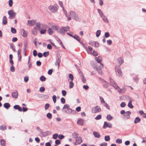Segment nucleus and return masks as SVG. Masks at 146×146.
<instances>
[{
  "label": "nucleus",
  "instance_id": "nucleus-1",
  "mask_svg": "<svg viewBox=\"0 0 146 146\" xmlns=\"http://www.w3.org/2000/svg\"><path fill=\"white\" fill-rule=\"evenodd\" d=\"M70 106L69 104L64 105L62 109V111L68 114H74L76 113V111L70 108Z\"/></svg>",
  "mask_w": 146,
  "mask_h": 146
},
{
  "label": "nucleus",
  "instance_id": "nucleus-2",
  "mask_svg": "<svg viewBox=\"0 0 146 146\" xmlns=\"http://www.w3.org/2000/svg\"><path fill=\"white\" fill-rule=\"evenodd\" d=\"M58 7L57 5L55 4L54 5L49 6L48 7V9L52 13H54L57 11Z\"/></svg>",
  "mask_w": 146,
  "mask_h": 146
},
{
  "label": "nucleus",
  "instance_id": "nucleus-3",
  "mask_svg": "<svg viewBox=\"0 0 146 146\" xmlns=\"http://www.w3.org/2000/svg\"><path fill=\"white\" fill-rule=\"evenodd\" d=\"M8 14L9 15V18L10 19H13L15 18L16 13L13 10H10L8 11Z\"/></svg>",
  "mask_w": 146,
  "mask_h": 146
},
{
  "label": "nucleus",
  "instance_id": "nucleus-4",
  "mask_svg": "<svg viewBox=\"0 0 146 146\" xmlns=\"http://www.w3.org/2000/svg\"><path fill=\"white\" fill-rule=\"evenodd\" d=\"M70 15L72 17L73 19L77 21L79 20V18L78 15L73 11H70Z\"/></svg>",
  "mask_w": 146,
  "mask_h": 146
},
{
  "label": "nucleus",
  "instance_id": "nucleus-5",
  "mask_svg": "<svg viewBox=\"0 0 146 146\" xmlns=\"http://www.w3.org/2000/svg\"><path fill=\"white\" fill-rule=\"evenodd\" d=\"M115 72L117 75L119 76H121L122 75V73L121 69L119 66H116L115 68Z\"/></svg>",
  "mask_w": 146,
  "mask_h": 146
},
{
  "label": "nucleus",
  "instance_id": "nucleus-6",
  "mask_svg": "<svg viewBox=\"0 0 146 146\" xmlns=\"http://www.w3.org/2000/svg\"><path fill=\"white\" fill-rule=\"evenodd\" d=\"M101 111L100 107L98 106H96L92 109V111L93 113L100 112Z\"/></svg>",
  "mask_w": 146,
  "mask_h": 146
},
{
  "label": "nucleus",
  "instance_id": "nucleus-7",
  "mask_svg": "<svg viewBox=\"0 0 146 146\" xmlns=\"http://www.w3.org/2000/svg\"><path fill=\"white\" fill-rule=\"evenodd\" d=\"M112 126V124L110 123H108L107 122L105 121L103 126L104 129H106L107 127L111 128Z\"/></svg>",
  "mask_w": 146,
  "mask_h": 146
},
{
  "label": "nucleus",
  "instance_id": "nucleus-8",
  "mask_svg": "<svg viewBox=\"0 0 146 146\" xmlns=\"http://www.w3.org/2000/svg\"><path fill=\"white\" fill-rule=\"evenodd\" d=\"M89 44L96 47H98L99 46V43L98 42L95 41H90Z\"/></svg>",
  "mask_w": 146,
  "mask_h": 146
},
{
  "label": "nucleus",
  "instance_id": "nucleus-9",
  "mask_svg": "<svg viewBox=\"0 0 146 146\" xmlns=\"http://www.w3.org/2000/svg\"><path fill=\"white\" fill-rule=\"evenodd\" d=\"M36 21L35 20L28 21V25L29 26H33L35 24Z\"/></svg>",
  "mask_w": 146,
  "mask_h": 146
},
{
  "label": "nucleus",
  "instance_id": "nucleus-10",
  "mask_svg": "<svg viewBox=\"0 0 146 146\" xmlns=\"http://www.w3.org/2000/svg\"><path fill=\"white\" fill-rule=\"evenodd\" d=\"M12 97L13 98H17L18 96V94L17 90L11 93Z\"/></svg>",
  "mask_w": 146,
  "mask_h": 146
},
{
  "label": "nucleus",
  "instance_id": "nucleus-11",
  "mask_svg": "<svg viewBox=\"0 0 146 146\" xmlns=\"http://www.w3.org/2000/svg\"><path fill=\"white\" fill-rule=\"evenodd\" d=\"M76 141L77 144H80L82 142V139L81 137L78 136L76 138Z\"/></svg>",
  "mask_w": 146,
  "mask_h": 146
},
{
  "label": "nucleus",
  "instance_id": "nucleus-12",
  "mask_svg": "<svg viewBox=\"0 0 146 146\" xmlns=\"http://www.w3.org/2000/svg\"><path fill=\"white\" fill-rule=\"evenodd\" d=\"M57 31L58 33L62 35H65V32L64 31L63 27L60 28V30H57Z\"/></svg>",
  "mask_w": 146,
  "mask_h": 146
},
{
  "label": "nucleus",
  "instance_id": "nucleus-13",
  "mask_svg": "<svg viewBox=\"0 0 146 146\" xmlns=\"http://www.w3.org/2000/svg\"><path fill=\"white\" fill-rule=\"evenodd\" d=\"M42 133V134L43 136L45 137L46 136H48L49 135L51 134V132L50 131H47L44 132H42L41 133Z\"/></svg>",
  "mask_w": 146,
  "mask_h": 146
},
{
  "label": "nucleus",
  "instance_id": "nucleus-14",
  "mask_svg": "<svg viewBox=\"0 0 146 146\" xmlns=\"http://www.w3.org/2000/svg\"><path fill=\"white\" fill-rule=\"evenodd\" d=\"M13 108L16 110H17L19 111H22V109L19 105H15L13 106Z\"/></svg>",
  "mask_w": 146,
  "mask_h": 146
},
{
  "label": "nucleus",
  "instance_id": "nucleus-15",
  "mask_svg": "<svg viewBox=\"0 0 146 146\" xmlns=\"http://www.w3.org/2000/svg\"><path fill=\"white\" fill-rule=\"evenodd\" d=\"M7 23V18L6 16H4L3 18L2 23L4 25H6Z\"/></svg>",
  "mask_w": 146,
  "mask_h": 146
},
{
  "label": "nucleus",
  "instance_id": "nucleus-16",
  "mask_svg": "<svg viewBox=\"0 0 146 146\" xmlns=\"http://www.w3.org/2000/svg\"><path fill=\"white\" fill-rule=\"evenodd\" d=\"M60 58L57 56L56 57V61L55 62V65H58V67L59 66L60 63Z\"/></svg>",
  "mask_w": 146,
  "mask_h": 146
},
{
  "label": "nucleus",
  "instance_id": "nucleus-17",
  "mask_svg": "<svg viewBox=\"0 0 146 146\" xmlns=\"http://www.w3.org/2000/svg\"><path fill=\"white\" fill-rule=\"evenodd\" d=\"M27 31H25L24 29H23L21 31V35L24 37H26L27 35Z\"/></svg>",
  "mask_w": 146,
  "mask_h": 146
},
{
  "label": "nucleus",
  "instance_id": "nucleus-18",
  "mask_svg": "<svg viewBox=\"0 0 146 146\" xmlns=\"http://www.w3.org/2000/svg\"><path fill=\"white\" fill-rule=\"evenodd\" d=\"M95 59L98 62V63H100L102 60V58L100 56H98V57L95 58Z\"/></svg>",
  "mask_w": 146,
  "mask_h": 146
},
{
  "label": "nucleus",
  "instance_id": "nucleus-19",
  "mask_svg": "<svg viewBox=\"0 0 146 146\" xmlns=\"http://www.w3.org/2000/svg\"><path fill=\"white\" fill-rule=\"evenodd\" d=\"M93 134L96 138H99L100 136L99 133L97 132L94 131L93 132Z\"/></svg>",
  "mask_w": 146,
  "mask_h": 146
},
{
  "label": "nucleus",
  "instance_id": "nucleus-20",
  "mask_svg": "<svg viewBox=\"0 0 146 146\" xmlns=\"http://www.w3.org/2000/svg\"><path fill=\"white\" fill-rule=\"evenodd\" d=\"M102 18V20L104 22L108 23L109 21L106 17L104 15L102 17H100Z\"/></svg>",
  "mask_w": 146,
  "mask_h": 146
},
{
  "label": "nucleus",
  "instance_id": "nucleus-21",
  "mask_svg": "<svg viewBox=\"0 0 146 146\" xmlns=\"http://www.w3.org/2000/svg\"><path fill=\"white\" fill-rule=\"evenodd\" d=\"M37 29L36 27H34L32 31V32L33 34L34 35H36L37 34Z\"/></svg>",
  "mask_w": 146,
  "mask_h": 146
},
{
  "label": "nucleus",
  "instance_id": "nucleus-22",
  "mask_svg": "<svg viewBox=\"0 0 146 146\" xmlns=\"http://www.w3.org/2000/svg\"><path fill=\"white\" fill-rule=\"evenodd\" d=\"M10 106V104L8 103H5L3 104V107L7 109H8Z\"/></svg>",
  "mask_w": 146,
  "mask_h": 146
},
{
  "label": "nucleus",
  "instance_id": "nucleus-23",
  "mask_svg": "<svg viewBox=\"0 0 146 146\" xmlns=\"http://www.w3.org/2000/svg\"><path fill=\"white\" fill-rule=\"evenodd\" d=\"M83 120L82 119H79L77 121V124L80 125H82L83 124Z\"/></svg>",
  "mask_w": 146,
  "mask_h": 146
},
{
  "label": "nucleus",
  "instance_id": "nucleus-24",
  "mask_svg": "<svg viewBox=\"0 0 146 146\" xmlns=\"http://www.w3.org/2000/svg\"><path fill=\"white\" fill-rule=\"evenodd\" d=\"M119 63L120 64V65L123 63L124 61L123 58H119L118 59Z\"/></svg>",
  "mask_w": 146,
  "mask_h": 146
},
{
  "label": "nucleus",
  "instance_id": "nucleus-25",
  "mask_svg": "<svg viewBox=\"0 0 146 146\" xmlns=\"http://www.w3.org/2000/svg\"><path fill=\"white\" fill-rule=\"evenodd\" d=\"M109 80L110 81V84L111 86H112V85L116 84L115 81L111 78H109Z\"/></svg>",
  "mask_w": 146,
  "mask_h": 146
},
{
  "label": "nucleus",
  "instance_id": "nucleus-26",
  "mask_svg": "<svg viewBox=\"0 0 146 146\" xmlns=\"http://www.w3.org/2000/svg\"><path fill=\"white\" fill-rule=\"evenodd\" d=\"M141 121L140 118L139 117H137L135 119L134 123H137Z\"/></svg>",
  "mask_w": 146,
  "mask_h": 146
},
{
  "label": "nucleus",
  "instance_id": "nucleus-27",
  "mask_svg": "<svg viewBox=\"0 0 146 146\" xmlns=\"http://www.w3.org/2000/svg\"><path fill=\"white\" fill-rule=\"evenodd\" d=\"M117 91L120 93H124L125 91V90L124 88H123L122 89H120L119 88L117 90Z\"/></svg>",
  "mask_w": 146,
  "mask_h": 146
},
{
  "label": "nucleus",
  "instance_id": "nucleus-28",
  "mask_svg": "<svg viewBox=\"0 0 146 146\" xmlns=\"http://www.w3.org/2000/svg\"><path fill=\"white\" fill-rule=\"evenodd\" d=\"M106 118L108 120L110 121L113 119V117L110 114H109L107 115Z\"/></svg>",
  "mask_w": 146,
  "mask_h": 146
},
{
  "label": "nucleus",
  "instance_id": "nucleus-29",
  "mask_svg": "<svg viewBox=\"0 0 146 146\" xmlns=\"http://www.w3.org/2000/svg\"><path fill=\"white\" fill-rule=\"evenodd\" d=\"M0 143L1 146H5V141L4 140L1 139L0 140Z\"/></svg>",
  "mask_w": 146,
  "mask_h": 146
},
{
  "label": "nucleus",
  "instance_id": "nucleus-30",
  "mask_svg": "<svg viewBox=\"0 0 146 146\" xmlns=\"http://www.w3.org/2000/svg\"><path fill=\"white\" fill-rule=\"evenodd\" d=\"M63 28L64 31L65 32H67L69 31L70 29V27L68 26H67L66 27H63Z\"/></svg>",
  "mask_w": 146,
  "mask_h": 146
},
{
  "label": "nucleus",
  "instance_id": "nucleus-31",
  "mask_svg": "<svg viewBox=\"0 0 146 146\" xmlns=\"http://www.w3.org/2000/svg\"><path fill=\"white\" fill-rule=\"evenodd\" d=\"M128 107L130 108H133V106L132 104V101L130 100L128 102Z\"/></svg>",
  "mask_w": 146,
  "mask_h": 146
},
{
  "label": "nucleus",
  "instance_id": "nucleus-32",
  "mask_svg": "<svg viewBox=\"0 0 146 146\" xmlns=\"http://www.w3.org/2000/svg\"><path fill=\"white\" fill-rule=\"evenodd\" d=\"M24 51L25 52H26V48L28 45V42L27 41H25L24 42Z\"/></svg>",
  "mask_w": 146,
  "mask_h": 146
},
{
  "label": "nucleus",
  "instance_id": "nucleus-33",
  "mask_svg": "<svg viewBox=\"0 0 146 146\" xmlns=\"http://www.w3.org/2000/svg\"><path fill=\"white\" fill-rule=\"evenodd\" d=\"M97 11L100 17H102V16L104 15V14L101 9H98Z\"/></svg>",
  "mask_w": 146,
  "mask_h": 146
},
{
  "label": "nucleus",
  "instance_id": "nucleus-34",
  "mask_svg": "<svg viewBox=\"0 0 146 146\" xmlns=\"http://www.w3.org/2000/svg\"><path fill=\"white\" fill-rule=\"evenodd\" d=\"M40 79L41 81L43 82L46 80V78L44 76L42 75L40 77Z\"/></svg>",
  "mask_w": 146,
  "mask_h": 146
},
{
  "label": "nucleus",
  "instance_id": "nucleus-35",
  "mask_svg": "<svg viewBox=\"0 0 146 146\" xmlns=\"http://www.w3.org/2000/svg\"><path fill=\"white\" fill-rule=\"evenodd\" d=\"M101 31L100 30H98L97 31L96 33V36L97 37H98L100 36L101 34Z\"/></svg>",
  "mask_w": 146,
  "mask_h": 146
},
{
  "label": "nucleus",
  "instance_id": "nucleus-36",
  "mask_svg": "<svg viewBox=\"0 0 146 146\" xmlns=\"http://www.w3.org/2000/svg\"><path fill=\"white\" fill-rule=\"evenodd\" d=\"M78 134L76 133H73L72 134V137L73 138H76L78 136Z\"/></svg>",
  "mask_w": 146,
  "mask_h": 146
},
{
  "label": "nucleus",
  "instance_id": "nucleus-37",
  "mask_svg": "<svg viewBox=\"0 0 146 146\" xmlns=\"http://www.w3.org/2000/svg\"><path fill=\"white\" fill-rule=\"evenodd\" d=\"M100 66L97 68L96 69L97 70H101L103 67L104 65L102 63H100Z\"/></svg>",
  "mask_w": 146,
  "mask_h": 146
},
{
  "label": "nucleus",
  "instance_id": "nucleus-38",
  "mask_svg": "<svg viewBox=\"0 0 146 146\" xmlns=\"http://www.w3.org/2000/svg\"><path fill=\"white\" fill-rule=\"evenodd\" d=\"M11 31L13 34H15L17 32L16 30L13 27L11 28Z\"/></svg>",
  "mask_w": 146,
  "mask_h": 146
},
{
  "label": "nucleus",
  "instance_id": "nucleus-39",
  "mask_svg": "<svg viewBox=\"0 0 146 146\" xmlns=\"http://www.w3.org/2000/svg\"><path fill=\"white\" fill-rule=\"evenodd\" d=\"M69 88L70 89H71L73 88L74 86V83L72 81H71L69 83Z\"/></svg>",
  "mask_w": 146,
  "mask_h": 146
},
{
  "label": "nucleus",
  "instance_id": "nucleus-40",
  "mask_svg": "<svg viewBox=\"0 0 146 146\" xmlns=\"http://www.w3.org/2000/svg\"><path fill=\"white\" fill-rule=\"evenodd\" d=\"M46 116L49 119H51L52 118V115L51 113H48L47 114Z\"/></svg>",
  "mask_w": 146,
  "mask_h": 146
},
{
  "label": "nucleus",
  "instance_id": "nucleus-41",
  "mask_svg": "<svg viewBox=\"0 0 146 146\" xmlns=\"http://www.w3.org/2000/svg\"><path fill=\"white\" fill-rule=\"evenodd\" d=\"M0 129L2 131H4L6 129V126L4 125H1L0 127Z\"/></svg>",
  "mask_w": 146,
  "mask_h": 146
},
{
  "label": "nucleus",
  "instance_id": "nucleus-42",
  "mask_svg": "<svg viewBox=\"0 0 146 146\" xmlns=\"http://www.w3.org/2000/svg\"><path fill=\"white\" fill-rule=\"evenodd\" d=\"M105 140L106 141H108L110 140V137L109 135H106L105 136Z\"/></svg>",
  "mask_w": 146,
  "mask_h": 146
},
{
  "label": "nucleus",
  "instance_id": "nucleus-43",
  "mask_svg": "<svg viewBox=\"0 0 146 146\" xmlns=\"http://www.w3.org/2000/svg\"><path fill=\"white\" fill-rule=\"evenodd\" d=\"M10 45L11 48L13 50V51L14 52H16V51L15 50V47L14 46L13 44H10Z\"/></svg>",
  "mask_w": 146,
  "mask_h": 146
},
{
  "label": "nucleus",
  "instance_id": "nucleus-44",
  "mask_svg": "<svg viewBox=\"0 0 146 146\" xmlns=\"http://www.w3.org/2000/svg\"><path fill=\"white\" fill-rule=\"evenodd\" d=\"M69 77L71 81H72L74 80V77L72 74H69Z\"/></svg>",
  "mask_w": 146,
  "mask_h": 146
},
{
  "label": "nucleus",
  "instance_id": "nucleus-45",
  "mask_svg": "<svg viewBox=\"0 0 146 146\" xmlns=\"http://www.w3.org/2000/svg\"><path fill=\"white\" fill-rule=\"evenodd\" d=\"M42 54L44 57H46L49 55V52L48 51L44 52Z\"/></svg>",
  "mask_w": 146,
  "mask_h": 146
},
{
  "label": "nucleus",
  "instance_id": "nucleus-46",
  "mask_svg": "<svg viewBox=\"0 0 146 146\" xmlns=\"http://www.w3.org/2000/svg\"><path fill=\"white\" fill-rule=\"evenodd\" d=\"M52 28L53 29H55L56 30H57L58 29V27L56 25H54L52 26Z\"/></svg>",
  "mask_w": 146,
  "mask_h": 146
},
{
  "label": "nucleus",
  "instance_id": "nucleus-47",
  "mask_svg": "<svg viewBox=\"0 0 146 146\" xmlns=\"http://www.w3.org/2000/svg\"><path fill=\"white\" fill-rule=\"evenodd\" d=\"M48 33L50 35H52L53 34V32L52 30V29L49 28L48 31Z\"/></svg>",
  "mask_w": 146,
  "mask_h": 146
},
{
  "label": "nucleus",
  "instance_id": "nucleus-48",
  "mask_svg": "<svg viewBox=\"0 0 146 146\" xmlns=\"http://www.w3.org/2000/svg\"><path fill=\"white\" fill-rule=\"evenodd\" d=\"M10 70L12 72H13L15 71V67L13 65H11V66L10 67Z\"/></svg>",
  "mask_w": 146,
  "mask_h": 146
},
{
  "label": "nucleus",
  "instance_id": "nucleus-49",
  "mask_svg": "<svg viewBox=\"0 0 146 146\" xmlns=\"http://www.w3.org/2000/svg\"><path fill=\"white\" fill-rule=\"evenodd\" d=\"M100 98L101 101V102L102 103L104 104L105 103V102L104 101L103 98L101 96H100Z\"/></svg>",
  "mask_w": 146,
  "mask_h": 146
},
{
  "label": "nucleus",
  "instance_id": "nucleus-50",
  "mask_svg": "<svg viewBox=\"0 0 146 146\" xmlns=\"http://www.w3.org/2000/svg\"><path fill=\"white\" fill-rule=\"evenodd\" d=\"M40 25H41L42 26H43L44 25L43 24H41L39 22H37L36 23V25L35 27H36V28H37V27H38L39 29H40Z\"/></svg>",
  "mask_w": 146,
  "mask_h": 146
},
{
  "label": "nucleus",
  "instance_id": "nucleus-51",
  "mask_svg": "<svg viewBox=\"0 0 146 146\" xmlns=\"http://www.w3.org/2000/svg\"><path fill=\"white\" fill-rule=\"evenodd\" d=\"M102 118V116L101 115H99L95 117V119L96 120H99Z\"/></svg>",
  "mask_w": 146,
  "mask_h": 146
},
{
  "label": "nucleus",
  "instance_id": "nucleus-52",
  "mask_svg": "<svg viewBox=\"0 0 146 146\" xmlns=\"http://www.w3.org/2000/svg\"><path fill=\"white\" fill-rule=\"evenodd\" d=\"M64 136L62 134H60L58 135V138L60 139H62L64 138Z\"/></svg>",
  "mask_w": 146,
  "mask_h": 146
},
{
  "label": "nucleus",
  "instance_id": "nucleus-53",
  "mask_svg": "<svg viewBox=\"0 0 146 146\" xmlns=\"http://www.w3.org/2000/svg\"><path fill=\"white\" fill-rule=\"evenodd\" d=\"M124 119H128L130 118V115H125L123 116Z\"/></svg>",
  "mask_w": 146,
  "mask_h": 146
},
{
  "label": "nucleus",
  "instance_id": "nucleus-54",
  "mask_svg": "<svg viewBox=\"0 0 146 146\" xmlns=\"http://www.w3.org/2000/svg\"><path fill=\"white\" fill-rule=\"evenodd\" d=\"M50 106V105L48 103L46 104L45 105V110H47L49 108Z\"/></svg>",
  "mask_w": 146,
  "mask_h": 146
},
{
  "label": "nucleus",
  "instance_id": "nucleus-55",
  "mask_svg": "<svg viewBox=\"0 0 146 146\" xmlns=\"http://www.w3.org/2000/svg\"><path fill=\"white\" fill-rule=\"evenodd\" d=\"M116 142L117 143L119 144H121L122 143L121 139H117L116 140Z\"/></svg>",
  "mask_w": 146,
  "mask_h": 146
},
{
  "label": "nucleus",
  "instance_id": "nucleus-56",
  "mask_svg": "<svg viewBox=\"0 0 146 146\" xmlns=\"http://www.w3.org/2000/svg\"><path fill=\"white\" fill-rule=\"evenodd\" d=\"M52 99L54 102L55 103L56 101V97L55 95L52 96Z\"/></svg>",
  "mask_w": 146,
  "mask_h": 146
},
{
  "label": "nucleus",
  "instance_id": "nucleus-57",
  "mask_svg": "<svg viewBox=\"0 0 146 146\" xmlns=\"http://www.w3.org/2000/svg\"><path fill=\"white\" fill-rule=\"evenodd\" d=\"M62 93L63 96H65L66 95L67 92L65 90H62Z\"/></svg>",
  "mask_w": 146,
  "mask_h": 146
},
{
  "label": "nucleus",
  "instance_id": "nucleus-58",
  "mask_svg": "<svg viewBox=\"0 0 146 146\" xmlns=\"http://www.w3.org/2000/svg\"><path fill=\"white\" fill-rule=\"evenodd\" d=\"M60 100L61 103L62 104H64L65 103V100L64 98H62Z\"/></svg>",
  "mask_w": 146,
  "mask_h": 146
},
{
  "label": "nucleus",
  "instance_id": "nucleus-59",
  "mask_svg": "<svg viewBox=\"0 0 146 146\" xmlns=\"http://www.w3.org/2000/svg\"><path fill=\"white\" fill-rule=\"evenodd\" d=\"M105 38H108L110 36V35L109 32H106L105 33Z\"/></svg>",
  "mask_w": 146,
  "mask_h": 146
},
{
  "label": "nucleus",
  "instance_id": "nucleus-60",
  "mask_svg": "<svg viewBox=\"0 0 146 146\" xmlns=\"http://www.w3.org/2000/svg\"><path fill=\"white\" fill-rule=\"evenodd\" d=\"M82 81L84 84H85L86 83V80L84 76L81 77Z\"/></svg>",
  "mask_w": 146,
  "mask_h": 146
},
{
  "label": "nucleus",
  "instance_id": "nucleus-61",
  "mask_svg": "<svg viewBox=\"0 0 146 146\" xmlns=\"http://www.w3.org/2000/svg\"><path fill=\"white\" fill-rule=\"evenodd\" d=\"M13 4V1L12 0H9V5L10 7L12 6Z\"/></svg>",
  "mask_w": 146,
  "mask_h": 146
},
{
  "label": "nucleus",
  "instance_id": "nucleus-62",
  "mask_svg": "<svg viewBox=\"0 0 146 146\" xmlns=\"http://www.w3.org/2000/svg\"><path fill=\"white\" fill-rule=\"evenodd\" d=\"M37 54V51L36 50H34L33 51V55L35 57L36 56Z\"/></svg>",
  "mask_w": 146,
  "mask_h": 146
},
{
  "label": "nucleus",
  "instance_id": "nucleus-63",
  "mask_svg": "<svg viewBox=\"0 0 146 146\" xmlns=\"http://www.w3.org/2000/svg\"><path fill=\"white\" fill-rule=\"evenodd\" d=\"M46 31V29H44L42 30H41L40 31V33L42 34H44Z\"/></svg>",
  "mask_w": 146,
  "mask_h": 146
},
{
  "label": "nucleus",
  "instance_id": "nucleus-64",
  "mask_svg": "<svg viewBox=\"0 0 146 146\" xmlns=\"http://www.w3.org/2000/svg\"><path fill=\"white\" fill-rule=\"evenodd\" d=\"M58 137V134L57 133H55L53 135V138L54 139H57Z\"/></svg>",
  "mask_w": 146,
  "mask_h": 146
}]
</instances>
